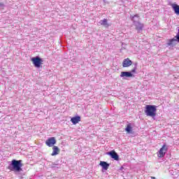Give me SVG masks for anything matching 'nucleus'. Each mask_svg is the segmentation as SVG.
<instances>
[{
	"label": "nucleus",
	"instance_id": "obj_1",
	"mask_svg": "<svg viewBox=\"0 0 179 179\" xmlns=\"http://www.w3.org/2000/svg\"><path fill=\"white\" fill-rule=\"evenodd\" d=\"M157 111V106L155 105H146L145 113L147 117H152V118H155L156 117Z\"/></svg>",
	"mask_w": 179,
	"mask_h": 179
},
{
	"label": "nucleus",
	"instance_id": "obj_2",
	"mask_svg": "<svg viewBox=\"0 0 179 179\" xmlns=\"http://www.w3.org/2000/svg\"><path fill=\"white\" fill-rule=\"evenodd\" d=\"M11 166L15 171H22V160L13 159L11 162Z\"/></svg>",
	"mask_w": 179,
	"mask_h": 179
},
{
	"label": "nucleus",
	"instance_id": "obj_3",
	"mask_svg": "<svg viewBox=\"0 0 179 179\" xmlns=\"http://www.w3.org/2000/svg\"><path fill=\"white\" fill-rule=\"evenodd\" d=\"M31 61L36 68H40V66L43 65V59L40 58L39 57H32Z\"/></svg>",
	"mask_w": 179,
	"mask_h": 179
},
{
	"label": "nucleus",
	"instance_id": "obj_4",
	"mask_svg": "<svg viewBox=\"0 0 179 179\" xmlns=\"http://www.w3.org/2000/svg\"><path fill=\"white\" fill-rule=\"evenodd\" d=\"M132 73H136V67H134L131 72L122 71L120 76L121 78H133L134 74Z\"/></svg>",
	"mask_w": 179,
	"mask_h": 179
},
{
	"label": "nucleus",
	"instance_id": "obj_5",
	"mask_svg": "<svg viewBox=\"0 0 179 179\" xmlns=\"http://www.w3.org/2000/svg\"><path fill=\"white\" fill-rule=\"evenodd\" d=\"M55 143H57V140L55 139V137H50L48 138L45 141L46 146H48L49 148L54 147V145H55Z\"/></svg>",
	"mask_w": 179,
	"mask_h": 179
},
{
	"label": "nucleus",
	"instance_id": "obj_6",
	"mask_svg": "<svg viewBox=\"0 0 179 179\" xmlns=\"http://www.w3.org/2000/svg\"><path fill=\"white\" fill-rule=\"evenodd\" d=\"M168 149L169 148H167V145L164 144L159 150L158 157H163L164 156H166V153H167Z\"/></svg>",
	"mask_w": 179,
	"mask_h": 179
},
{
	"label": "nucleus",
	"instance_id": "obj_7",
	"mask_svg": "<svg viewBox=\"0 0 179 179\" xmlns=\"http://www.w3.org/2000/svg\"><path fill=\"white\" fill-rule=\"evenodd\" d=\"M132 65V62L129 58L124 59L122 62L123 68H128Z\"/></svg>",
	"mask_w": 179,
	"mask_h": 179
},
{
	"label": "nucleus",
	"instance_id": "obj_8",
	"mask_svg": "<svg viewBox=\"0 0 179 179\" xmlns=\"http://www.w3.org/2000/svg\"><path fill=\"white\" fill-rule=\"evenodd\" d=\"M108 155L109 156H110V157L112 159H114V160H116V161L120 160V157H118V154H117V152H115V150H112V151L108 152Z\"/></svg>",
	"mask_w": 179,
	"mask_h": 179
},
{
	"label": "nucleus",
	"instance_id": "obj_9",
	"mask_svg": "<svg viewBox=\"0 0 179 179\" xmlns=\"http://www.w3.org/2000/svg\"><path fill=\"white\" fill-rule=\"evenodd\" d=\"M80 121H81L80 116H76L71 118V122L73 125H76V124H79Z\"/></svg>",
	"mask_w": 179,
	"mask_h": 179
},
{
	"label": "nucleus",
	"instance_id": "obj_10",
	"mask_svg": "<svg viewBox=\"0 0 179 179\" xmlns=\"http://www.w3.org/2000/svg\"><path fill=\"white\" fill-rule=\"evenodd\" d=\"M52 152L51 154V156H57V155H59L60 150L58 148V146H53L52 147Z\"/></svg>",
	"mask_w": 179,
	"mask_h": 179
},
{
	"label": "nucleus",
	"instance_id": "obj_11",
	"mask_svg": "<svg viewBox=\"0 0 179 179\" xmlns=\"http://www.w3.org/2000/svg\"><path fill=\"white\" fill-rule=\"evenodd\" d=\"M172 9L174 10V13H176V15H179V6L178 4L176 3H172L171 5Z\"/></svg>",
	"mask_w": 179,
	"mask_h": 179
},
{
	"label": "nucleus",
	"instance_id": "obj_12",
	"mask_svg": "<svg viewBox=\"0 0 179 179\" xmlns=\"http://www.w3.org/2000/svg\"><path fill=\"white\" fill-rule=\"evenodd\" d=\"M100 166L103 169V170H108V167H110V164L107 163L106 162H100Z\"/></svg>",
	"mask_w": 179,
	"mask_h": 179
},
{
	"label": "nucleus",
	"instance_id": "obj_13",
	"mask_svg": "<svg viewBox=\"0 0 179 179\" xmlns=\"http://www.w3.org/2000/svg\"><path fill=\"white\" fill-rule=\"evenodd\" d=\"M125 131L127 134H132V124L131 123L127 124Z\"/></svg>",
	"mask_w": 179,
	"mask_h": 179
},
{
	"label": "nucleus",
	"instance_id": "obj_14",
	"mask_svg": "<svg viewBox=\"0 0 179 179\" xmlns=\"http://www.w3.org/2000/svg\"><path fill=\"white\" fill-rule=\"evenodd\" d=\"M99 23L100 24H101V26H105V27H108V26H110V24H108V22H107V19H103V20H101Z\"/></svg>",
	"mask_w": 179,
	"mask_h": 179
},
{
	"label": "nucleus",
	"instance_id": "obj_15",
	"mask_svg": "<svg viewBox=\"0 0 179 179\" xmlns=\"http://www.w3.org/2000/svg\"><path fill=\"white\" fill-rule=\"evenodd\" d=\"M136 30H142L143 29V24L141 22H137L136 24Z\"/></svg>",
	"mask_w": 179,
	"mask_h": 179
},
{
	"label": "nucleus",
	"instance_id": "obj_16",
	"mask_svg": "<svg viewBox=\"0 0 179 179\" xmlns=\"http://www.w3.org/2000/svg\"><path fill=\"white\" fill-rule=\"evenodd\" d=\"M176 41V39L172 38L169 40V42L168 43V45H171L173 44V42Z\"/></svg>",
	"mask_w": 179,
	"mask_h": 179
},
{
	"label": "nucleus",
	"instance_id": "obj_17",
	"mask_svg": "<svg viewBox=\"0 0 179 179\" xmlns=\"http://www.w3.org/2000/svg\"><path fill=\"white\" fill-rule=\"evenodd\" d=\"M176 38H177V40L178 41V42H179V30H178V34L176 35Z\"/></svg>",
	"mask_w": 179,
	"mask_h": 179
},
{
	"label": "nucleus",
	"instance_id": "obj_18",
	"mask_svg": "<svg viewBox=\"0 0 179 179\" xmlns=\"http://www.w3.org/2000/svg\"><path fill=\"white\" fill-rule=\"evenodd\" d=\"M0 8H3V3H0Z\"/></svg>",
	"mask_w": 179,
	"mask_h": 179
},
{
	"label": "nucleus",
	"instance_id": "obj_19",
	"mask_svg": "<svg viewBox=\"0 0 179 179\" xmlns=\"http://www.w3.org/2000/svg\"><path fill=\"white\" fill-rule=\"evenodd\" d=\"M151 179H156L155 176H151Z\"/></svg>",
	"mask_w": 179,
	"mask_h": 179
},
{
	"label": "nucleus",
	"instance_id": "obj_20",
	"mask_svg": "<svg viewBox=\"0 0 179 179\" xmlns=\"http://www.w3.org/2000/svg\"><path fill=\"white\" fill-rule=\"evenodd\" d=\"M134 17H139V15H134Z\"/></svg>",
	"mask_w": 179,
	"mask_h": 179
}]
</instances>
